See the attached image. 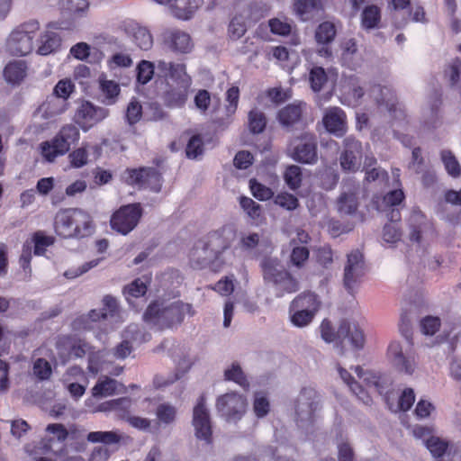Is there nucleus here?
I'll return each instance as SVG.
<instances>
[{
	"instance_id": "423d86ee",
	"label": "nucleus",
	"mask_w": 461,
	"mask_h": 461,
	"mask_svg": "<svg viewBox=\"0 0 461 461\" xmlns=\"http://www.w3.org/2000/svg\"><path fill=\"white\" fill-rule=\"evenodd\" d=\"M40 29L37 21H30L15 27L6 39V50L14 56H26L34 49V39Z\"/></svg>"
},
{
	"instance_id": "3c124183",
	"label": "nucleus",
	"mask_w": 461,
	"mask_h": 461,
	"mask_svg": "<svg viewBox=\"0 0 461 461\" xmlns=\"http://www.w3.org/2000/svg\"><path fill=\"white\" fill-rule=\"evenodd\" d=\"M32 374L41 381L49 380L52 374V368L50 362L44 358H37L33 362Z\"/></svg>"
},
{
	"instance_id": "393cba45",
	"label": "nucleus",
	"mask_w": 461,
	"mask_h": 461,
	"mask_svg": "<svg viewBox=\"0 0 461 461\" xmlns=\"http://www.w3.org/2000/svg\"><path fill=\"white\" fill-rule=\"evenodd\" d=\"M164 41L168 48L179 53H187L193 47L189 34L179 30L166 32L164 33Z\"/></svg>"
},
{
	"instance_id": "0e129e2a",
	"label": "nucleus",
	"mask_w": 461,
	"mask_h": 461,
	"mask_svg": "<svg viewBox=\"0 0 461 461\" xmlns=\"http://www.w3.org/2000/svg\"><path fill=\"white\" fill-rule=\"evenodd\" d=\"M408 169L415 174H420L425 169L424 158L421 155L420 148H414L411 152V160L408 165Z\"/></svg>"
},
{
	"instance_id": "f704fd0d",
	"label": "nucleus",
	"mask_w": 461,
	"mask_h": 461,
	"mask_svg": "<svg viewBox=\"0 0 461 461\" xmlns=\"http://www.w3.org/2000/svg\"><path fill=\"white\" fill-rule=\"evenodd\" d=\"M60 37L54 32L47 31L41 35L37 52L40 55H49L60 46Z\"/></svg>"
},
{
	"instance_id": "9b49d317",
	"label": "nucleus",
	"mask_w": 461,
	"mask_h": 461,
	"mask_svg": "<svg viewBox=\"0 0 461 461\" xmlns=\"http://www.w3.org/2000/svg\"><path fill=\"white\" fill-rule=\"evenodd\" d=\"M289 152L300 163L313 164L317 161V141L312 133L303 132L290 141Z\"/></svg>"
},
{
	"instance_id": "c9c22d12",
	"label": "nucleus",
	"mask_w": 461,
	"mask_h": 461,
	"mask_svg": "<svg viewBox=\"0 0 461 461\" xmlns=\"http://www.w3.org/2000/svg\"><path fill=\"white\" fill-rule=\"evenodd\" d=\"M126 437L118 430L112 431H93L89 432L86 439L91 443H103L104 445H114L121 442Z\"/></svg>"
},
{
	"instance_id": "bf43d9fd",
	"label": "nucleus",
	"mask_w": 461,
	"mask_h": 461,
	"mask_svg": "<svg viewBox=\"0 0 461 461\" xmlns=\"http://www.w3.org/2000/svg\"><path fill=\"white\" fill-rule=\"evenodd\" d=\"M425 446L429 450L431 455L436 458L441 457L445 454L447 447L446 442L433 436L426 439Z\"/></svg>"
},
{
	"instance_id": "49530a36",
	"label": "nucleus",
	"mask_w": 461,
	"mask_h": 461,
	"mask_svg": "<svg viewBox=\"0 0 461 461\" xmlns=\"http://www.w3.org/2000/svg\"><path fill=\"white\" fill-rule=\"evenodd\" d=\"M270 411V403L263 392H257L254 394L253 411L258 418H264Z\"/></svg>"
},
{
	"instance_id": "e2e57ef3",
	"label": "nucleus",
	"mask_w": 461,
	"mask_h": 461,
	"mask_svg": "<svg viewBox=\"0 0 461 461\" xmlns=\"http://www.w3.org/2000/svg\"><path fill=\"white\" fill-rule=\"evenodd\" d=\"M203 140L199 135L193 136L185 149L186 156L189 158H197L199 156L203 154Z\"/></svg>"
},
{
	"instance_id": "7ed1b4c3",
	"label": "nucleus",
	"mask_w": 461,
	"mask_h": 461,
	"mask_svg": "<svg viewBox=\"0 0 461 461\" xmlns=\"http://www.w3.org/2000/svg\"><path fill=\"white\" fill-rule=\"evenodd\" d=\"M408 311H411V309H405L402 313L399 325L400 332L405 340L403 342L392 341L387 348V357L397 371L412 375L417 368L418 362L411 341V321L407 316Z\"/></svg>"
},
{
	"instance_id": "a19ab883",
	"label": "nucleus",
	"mask_w": 461,
	"mask_h": 461,
	"mask_svg": "<svg viewBox=\"0 0 461 461\" xmlns=\"http://www.w3.org/2000/svg\"><path fill=\"white\" fill-rule=\"evenodd\" d=\"M336 36L335 25L330 22L321 23L315 31V40L321 45H329Z\"/></svg>"
},
{
	"instance_id": "09e8293b",
	"label": "nucleus",
	"mask_w": 461,
	"mask_h": 461,
	"mask_svg": "<svg viewBox=\"0 0 461 461\" xmlns=\"http://www.w3.org/2000/svg\"><path fill=\"white\" fill-rule=\"evenodd\" d=\"M147 292L146 282L141 278H137L130 285L124 287L123 294L127 301H131V297L138 298L143 296Z\"/></svg>"
},
{
	"instance_id": "39448f33",
	"label": "nucleus",
	"mask_w": 461,
	"mask_h": 461,
	"mask_svg": "<svg viewBox=\"0 0 461 461\" xmlns=\"http://www.w3.org/2000/svg\"><path fill=\"white\" fill-rule=\"evenodd\" d=\"M54 227L56 233L63 238H84L91 235L94 230L91 216L77 208L57 212Z\"/></svg>"
},
{
	"instance_id": "4d7b16f0",
	"label": "nucleus",
	"mask_w": 461,
	"mask_h": 461,
	"mask_svg": "<svg viewBox=\"0 0 461 461\" xmlns=\"http://www.w3.org/2000/svg\"><path fill=\"white\" fill-rule=\"evenodd\" d=\"M240 204L247 215L252 220H258L262 212L261 206L247 196L240 197Z\"/></svg>"
},
{
	"instance_id": "cd10ccee",
	"label": "nucleus",
	"mask_w": 461,
	"mask_h": 461,
	"mask_svg": "<svg viewBox=\"0 0 461 461\" xmlns=\"http://www.w3.org/2000/svg\"><path fill=\"white\" fill-rule=\"evenodd\" d=\"M66 110V104L57 96H50L34 113L36 119H50Z\"/></svg>"
},
{
	"instance_id": "f8f14e48",
	"label": "nucleus",
	"mask_w": 461,
	"mask_h": 461,
	"mask_svg": "<svg viewBox=\"0 0 461 461\" xmlns=\"http://www.w3.org/2000/svg\"><path fill=\"white\" fill-rule=\"evenodd\" d=\"M125 180L130 185H136L141 188H149L156 193L159 192L161 188V176L154 167L128 169L125 172Z\"/></svg>"
},
{
	"instance_id": "7c9ffc66",
	"label": "nucleus",
	"mask_w": 461,
	"mask_h": 461,
	"mask_svg": "<svg viewBox=\"0 0 461 461\" xmlns=\"http://www.w3.org/2000/svg\"><path fill=\"white\" fill-rule=\"evenodd\" d=\"M203 3V0H174L170 8L175 17L188 20Z\"/></svg>"
},
{
	"instance_id": "1a4fd4ad",
	"label": "nucleus",
	"mask_w": 461,
	"mask_h": 461,
	"mask_svg": "<svg viewBox=\"0 0 461 461\" xmlns=\"http://www.w3.org/2000/svg\"><path fill=\"white\" fill-rule=\"evenodd\" d=\"M247 399L242 394L230 392L219 396L216 409L220 415L228 422H237L246 413Z\"/></svg>"
},
{
	"instance_id": "473e14b6",
	"label": "nucleus",
	"mask_w": 461,
	"mask_h": 461,
	"mask_svg": "<svg viewBox=\"0 0 461 461\" xmlns=\"http://www.w3.org/2000/svg\"><path fill=\"white\" fill-rule=\"evenodd\" d=\"M321 303L318 296L311 292L303 293L296 296L290 304V309H299L315 315L319 311Z\"/></svg>"
},
{
	"instance_id": "2f4dec72",
	"label": "nucleus",
	"mask_w": 461,
	"mask_h": 461,
	"mask_svg": "<svg viewBox=\"0 0 461 461\" xmlns=\"http://www.w3.org/2000/svg\"><path fill=\"white\" fill-rule=\"evenodd\" d=\"M294 8L303 21H308L322 11L323 5L321 0H294Z\"/></svg>"
},
{
	"instance_id": "8fccbe9b",
	"label": "nucleus",
	"mask_w": 461,
	"mask_h": 461,
	"mask_svg": "<svg viewBox=\"0 0 461 461\" xmlns=\"http://www.w3.org/2000/svg\"><path fill=\"white\" fill-rule=\"evenodd\" d=\"M54 240L53 237L46 236L42 231L35 232L31 242L34 244V254L37 256L43 255L46 249L51 246Z\"/></svg>"
},
{
	"instance_id": "338daca9",
	"label": "nucleus",
	"mask_w": 461,
	"mask_h": 461,
	"mask_svg": "<svg viewBox=\"0 0 461 461\" xmlns=\"http://www.w3.org/2000/svg\"><path fill=\"white\" fill-rule=\"evenodd\" d=\"M247 31V23L241 16H235L230 25L229 33L231 38L239 39L244 35Z\"/></svg>"
},
{
	"instance_id": "e433bc0d",
	"label": "nucleus",
	"mask_w": 461,
	"mask_h": 461,
	"mask_svg": "<svg viewBox=\"0 0 461 461\" xmlns=\"http://www.w3.org/2000/svg\"><path fill=\"white\" fill-rule=\"evenodd\" d=\"M224 380L234 382L244 390L249 389V382L247 375L243 372L241 366L238 363H232L224 370Z\"/></svg>"
},
{
	"instance_id": "37998d69",
	"label": "nucleus",
	"mask_w": 461,
	"mask_h": 461,
	"mask_svg": "<svg viewBox=\"0 0 461 461\" xmlns=\"http://www.w3.org/2000/svg\"><path fill=\"white\" fill-rule=\"evenodd\" d=\"M425 217L420 210H413L409 219L411 233L410 239L413 241L420 242V233L423 230Z\"/></svg>"
},
{
	"instance_id": "4be33fe9",
	"label": "nucleus",
	"mask_w": 461,
	"mask_h": 461,
	"mask_svg": "<svg viewBox=\"0 0 461 461\" xmlns=\"http://www.w3.org/2000/svg\"><path fill=\"white\" fill-rule=\"evenodd\" d=\"M357 377L368 387L379 394H386L390 386L389 379L372 371H364L359 366L354 368Z\"/></svg>"
},
{
	"instance_id": "b1692460",
	"label": "nucleus",
	"mask_w": 461,
	"mask_h": 461,
	"mask_svg": "<svg viewBox=\"0 0 461 461\" xmlns=\"http://www.w3.org/2000/svg\"><path fill=\"white\" fill-rule=\"evenodd\" d=\"M103 306L101 310H92L89 312L88 317L92 321H100L101 320L119 321V305L113 296L105 295L103 299Z\"/></svg>"
},
{
	"instance_id": "412c9836",
	"label": "nucleus",
	"mask_w": 461,
	"mask_h": 461,
	"mask_svg": "<svg viewBox=\"0 0 461 461\" xmlns=\"http://www.w3.org/2000/svg\"><path fill=\"white\" fill-rule=\"evenodd\" d=\"M126 391V387L117 380L107 375H101L92 388V395L95 398H104L117 393H125Z\"/></svg>"
},
{
	"instance_id": "ddd939ff",
	"label": "nucleus",
	"mask_w": 461,
	"mask_h": 461,
	"mask_svg": "<svg viewBox=\"0 0 461 461\" xmlns=\"http://www.w3.org/2000/svg\"><path fill=\"white\" fill-rule=\"evenodd\" d=\"M365 275V262L363 255L358 251H352L348 255L347 264L344 268V286L352 293L361 282Z\"/></svg>"
},
{
	"instance_id": "69168bd1",
	"label": "nucleus",
	"mask_w": 461,
	"mask_h": 461,
	"mask_svg": "<svg viewBox=\"0 0 461 461\" xmlns=\"http://www.w3.org/2000/svg\"><path fill=\"white\" fill-rule=\"evenodd\" d=\"M249 187L254 197L258 200L266 201L273 196V192L270 188L257 182L256 180H250Z\"/></svg>"
},
{
	"instance_id": "a211bd4d",
	"label": "nucleus",
	"mask_w": 461,
	"mask_h": 461,
	"mask_svg": "<svg viewBox=\"0 0 461 461\" xmlns=\"http://www.w3.org/2000/svg\"><path fill=\"white\" fill-rule=\"evenodd\" d=\"M235 239V230L230 226H223L219 230L210 232L205 241L211 247V249L215 252L220 259L222 253L230 249L232 241Z\"/></svg>"
},
{
	"instance_id": "5fc2aeb1",
	"label": "nucleus",
	"mask_w": 461,
	"mask_h": 461,
	"mask_svg": "<svg viewBox=\"0 0 461 461\" xmlns=\"http://www.w3.org/2000/svg\"><path fill=\"white\" fill-rule=\"evenodd\" d=\"M284 177L286 185L292 190H296L300 187L302 183L301 167L295 165L288 167L285 172Z\"/></svg>"
},
{
	"instance_id": "aec40b11",
	"label": "nucleus",
	"mask_w": 461,
	"mask_h": 461,
	"mask_svg": "<svg viewBox=\"0 0 461 461\" xmlns=\"http://www.w3.org/2000/svg\"><path fill=\"white\" fill-rule=\"evenodd\" d=\"M325 129L337 137H341L347 130L346 114L339 107L327 109L322 119Z\"/></svg>"
},
{
	"instance_id": "0eeeda50",
	"label": "nucleus",
	"mask_w": 461,
	"mask_h": 461,
	"mask_svg": "<svg viewBox=\"0 0 461 461\" xmlns=\"http://www.w3.org/2000/svg\"><path fill=\"white\" fill-rule=\"evenodd\" d=\"M78 139V129L72 124L65 125L50 142L41 144V154L47 161L52 162L57 157L66 154Z\"/></svg>"
},
{
	"instance_id": "c85d7f7f",
	"label": "nucleus",
	"mask_w": 461,
	"mask_h": 461,
	"mask_svg": "<svg viewBox=\"0 0 461 461\" xmlns=\"http://www.w3.org/2000/svg\"><path fill=\"white\" fill-rule=\"evenodd\" d=\"M28 65L24 60H13L9 62L4 70L5 80L12 85H19L26 77Z\"/></svg>"
},
{
	"instance_id": "864d4df0",
	"label": "nucleus",
	"mask_w": 461,
	"mask_h": 461,
	"mask_svg": "<svg viewBox=\"0 0 461 461\" xmlns=\"http://www.w3.org/2000/svg\"><path fill=\"white\" fill-rule=\"evenodd\" d=\"M261 235L257 232H242L240 237L239 245L247 252H252L260 243Z\"/></svg>"
},
{
	"instance_id": "72a5a7b5",
	"label": "nucleus",
	"mask_w": 461,
	"mask_h": 461,
	"mask_svg": "<svg viewBox=\"0 0 461 461\" xmlns=\"http://www.w3.org/2000/svg\"><path fill=\"white\" fill-rule=\"evenodd\" d=\"M371 95L379 105L384 106L390 113L395 110L397 98L389 87L375 86L371 89Z\"/></svg>"
},
{
	"instance_id": "79ce46f5",
	"label": "nucleus",
	"mask_w": 461,
	"mask_h": 461,
	"mask_svg": "<svg viewBox=\"0 0 461 461\" xmlns=\"http://www.w3.org/2000/svg\"><path fill=\"white\" fill-rule=\"evenodd\" d=\"M100 88L103 102L107 105L113 104L120 94L119 85L113 80H101Z\"/></svg>"
},
{
	"instance_id": "de8ad7c7",
	"label": "nucleus",
	"mask_w": 461,
	"mask_h": 461,
	"mask_svg": "<svg viewBox=\"0 0 461 461\" xmlns=\"http://www.w3.org/2000/svg\"><path fill=\"white\" fill-rule=\"evenodd\" d=\"M327 80V74L321 67H314L311 69L309 81L311 84V88L314 92L321 91L323 86L326 84Z\"/></svg>"
},
{
	"instance_id": "4468645a",
	"label": "nucleus",
	"mask_w": 461,
	"mask_h": 461,
	"mask_svg": "<svg viewBox=\"0 0 461 461\" xmlns=\"http://www.w3.org/2000/svg\"><path fill=\"white\" fill-rule=\"evenodd\" d=\"M108 114V109L95 106L88 101H83L77 106L74 118L84 131H87L94 124L106 118Z\"/></svg>"
},
{
	"instance_id": "f03ea898",
	"label": "nucleus",
	"mask_w": 461,
	"mask_h": 461,
	"mask_svg": "<svg viewBox=\"0 0 461 461\" xmlns=\"http://www.w3.org/2000/svg\"><path fill=\"white\" fill-rule=\"evenodd\" d=\"M259 267L265 288L275 297L281 298L299 290V281L277 258H263Z\"/></svg>"
},
{
	"instance_id": "dca6fc26",
	"label": "nucleus",
	"mask_w": 461,
	"mask_h": 461,
	"mask_svg": "<svg viewBox=\"0 0 461 461\" xmlns=\"http://www.w3.org/2000/svg\"><path fill=\"white\" fill-rule=\"evenodd\" d=\"M193 425L194 427L195 436L209 443L212 436V427L210 413L205 406V399L203 396L198 399L196 405L194 407Z\"/></svg>"
},
{
	"instance_id": "13d9d810",
	"label": "nucleus",
	"mask_w": 461,
	"mask_h": 461,
	"mask_svg": "<svg viewBox=\"0 0 461 461\" xmlns=\"http://www.w3.org/2000/svg\"><path fill=\"white\" fill-rule=\"evenodd\" d=\"M154 68H155L154 63L148 61V60L140 61L137 67V80H138V82L142 85H145L149 81H150L154 75Z\"/></svg>"
},
{
	"instance_id": "680f3d73",
	"label": "nucleus",
	"mask_w": 461,
	"mask_h": 461,
	"mask_svg": "<svg viewBox=\"0 0 461 461\" xmlns=\"http://www.w3.org/2000/svg\"><path fill=\"white\" fill-rule=\"evenodd\" d=\"M290 312L292 323L299 328L309 325L315 316L299 309H290Z\"/></svg>"
},
{
	"instance_id": "9d476101",
	"label": "nucleus",
	"mask_w": 461,
	"mask_h": 461,
	"mask_svg": "<svg viewBox=\"0 0 461 461\" xmlns=\"http://www.w3.org/2000/svg\"><path fill=\"white\" fill-rule=\"evenodd\" d=\"M141 215L142 209L140 203L123 205L112 215L111 228L122 235H127L136 228Z\"/></svg>"
},
{
	"instance_id": "6e6552de",
	"label": "nucleus",
	"mask_w": 461,
	"mask_h": 461,
	"mask_svg": "<svg viewBox=\"0 0 461 461\" xmlns=\"http://www.w3.org/2000/svg\"><path fill=\"white\" fill-rule=\"evenodd\" d=\"M320 408V396L311 388L301 391L295 402L296 423L301 428L313 424Z\"/></svg>"
},
{
	"instance_id": "58836bf2",
	"label": "nucleus",
	"mask_w": 461,
	"mask_h": 461,
	"mask_svg": "<svg viewBox=\"0 0 461 461\" xmlns=\"http://www.w3.org/2000/svg\"><path fill=\"white\" fill-rule=\"evenodd\" d=\"M381 22V12L376 5L366 6L361 14V24L366 30L377 28Z\"/></svg>"
},
{
	"instance_id": "c756f323",
	"label": "nucleus",
	"mask_w": 461,
	"mask_h": 461,
	"mask_svg": "<svg viewBox=\"0 0 461 461\" xmlns=\"http://www.w3.org/2000/svg\"><path fill=\"white\" fill-rule=\"evenodd\" d=\"M337 211L340 215H352L358 207L357 194L355 189L343 191L337 199Z\"/></svg>"
},
{
	"instance_id": "4c0bfd02",
	"label": "nucleus",
	"mask_w": 461,
	"mask_h": 461,
	"mask_svg": "<svg viewBox=\"0 0 461 461\" xmlns=\"http://www.w3.org/2000/svg\"><path fill=\"white\" fill-rule=\"evenodd\" d=\"M440 159L447 173L453 178L461 176V165L454 153L449 149L440 151Z\"/></svg>"
},
{
	"instance_id": "603ef678",
	"label": "nucleus",
	"mask_w": 461,
	"mask_h": 461,
	"mask_svg": "<svg viewBox=\"0 0 461 461\" xmlns=\"http://www.w3.org/2000/svg\"><path fill=\"white\" fill-rule=\"evenodd\" d=\"M60 7L70 14L82 15L88 10L89 3L87 0H60Z\"/></svg>"
},
{
	"instance_id": "774afa93",
	"label": "nucleus",
	"mask_w": 461,
	"mask_h": 461,
	"mask_svg": "<svg viewBox=\"0 0 461 461\" xmlns=\"http://www.w3.org/2000/svg\"><path fill=\"white\" fill-rule=\"evenodd\" d=\"M73 88L74 85L70 80H60L54 87V94L52 96H57L60 101H64V104H66V100L72 93Z\"/></svg>"
},
{
	"instance_id": "c03bdc74",
	"label": "nucleus",
	"mask_w": 461,
	"mask_h": 461,
	"mask_svg": "<svg viewBox=\"0 0 461 461\" xmlns=\"http://www.w3.org/2000/svg\"><path fill=\"white\" fill-rule=\"evenodd\" d=\"M46 430L53 434V438H50L49 442L44 444L43 447L46 449V451H52L57 453L58 451L53 450L51 443L55 439L59 443H63L67 439L68 432L61 424H50L48 425Z\"/></svg>"
},
{
	"instance_id": "ea45409f",
	"label": "nucleus",
	"mask_w": 461,
	"mask_h": 461,
	"mask_svg": "<svg viewBox=\"0 0 461 461\" xmlns=\"http://www.w3.org/2000/svg\"><path fill=\"white\" fill-rule=\"evenodd\" d=\"M440 98L435 95L429 104V110L424 114V124L428 129L437 128L440 123Z\"/></svg>"
},
{
	"instance_id": "a878e982",
	"label": "nucleus",
	"mask_w": 461,
	"mask_h": 461,
	"mask_svg": "<svg viewBox=\"0 0 461 461\" xmlns=\"http://www.w3.org/2000/svg\"><path fill=\"white\" fill-rule=\"evenodd\" d=\"M340 59L343 66L349 69L357 70L362 66L363 57L355 40L349 39L342 42Z\"/></svg>"
},
{
	"instance_id": "6e6d98bb",
	"label": "nucleus",
	"mask_w": 461,
	"mask_h": 461,
	"mask_svg": "<svg viewBox=\"0 0 461 461\" xmlns=\"http://www.w3.org/2000/svg\"><path fill=\"white\" fill-rule=\"evenodd\" d=\"M142 116V106L140 103L136 99L132 98L127 105L125 118L130 125H134Z\"/></svg>"
},
{
	"instance_id": "5701e85b",
	"label": "nucleus",
	"mask_w": 461,
	"mask_h": 461,
	"mask_svg": "<svg viewBox=\"0 0 461 461\" xmlns=\"http://www.w3.org/2000/svg\"><path fill=\"white\" fill-rule=\"evenodd\" d=\"M305 107V103L297 101L282 108L277 115L280 124L284 128L291 130L294 125L301 121Z\"/></svg>"
},
{
	"instance_id": "20e7f679",
	"label": "nucleus",
	"mask_w": 461,
	"mask_h": 461,
	"mask_svg": "<svg viewBox=\"0 0 461 461\" xmlns=\"http://www.w3.org/2000/svg\"><path fill=\"white\" fill-rule=\"evenodd\" d=\"M186 314L193 315L192 306L189 303L181 301L155 302L149 305L143 319L150 325L164 329L180 324Z\"/></svg>"
},
{
	"instance_id": "2eb2a0df",
	"label": "nucleus",
	"mask_w": 461,
	"mask_h": 461,
	"mask_svg": "<svg viewBox=\"0 0 461 461\" xmlns=\"http://www.w3.org/2000/svg\"><path fill=\"white\" fill-rule=\"evenodd\" d=\"M343 142L344 149L339 156L340 167L346 172H356L361 165V142L351 136L345 138Z\"/></svg>"
},
{
	"instance_id": "a18cd8bd",
	"label": "nucleus",
	"mask_w": 461,
	"mask_h": 461,
	"mask_svg": "<svg viewBox=\"0 0 461 461\" xmlns=\"http://www.w3.org/2000/svg\"><path fill=\"white\" fill-rule=\"evenodd\" d=\"M267 125V119L261 111L253 109L249 113V128L254 134L261 133Z\"/></svg>"
},
{
	"instance_id": "f3484780",
	"label": "nucleus",
	"mask_w": 461,
	"mask_h": 461,
	"mask_svg": "<svg viewBox=\"0 0 461 461\" xmlns=\"http://www.w3.org/2000/svg\"><path fill=\"white\" fill-rule=\"evenodd\" d=\"M337 336L340 344L348 342L355 349L364 348L365 335L361 328L356 322H351L347 320L341 321L337 330Z\"/></svg>"
},
{
	"instance_id": "bb28decb",
	"label": "nucleus",
	"mask_w": 461,
	"mask_h": 461,
	"mask_svg": "<svg viewBox=\"0 0 461 461\" xmlns=\"http://www.w3.org/2000/svg\"><path fill=\"white\" fill-rule=\"evenodd\" d=\"M125 32L140 50H148L152 47L153 38L147 28L130 23L125 26Z\"/></svg>"
},
{
	"instance_id": "f257e3e1",
	"label": "nucleus",
	"mask_w": 461,
	"mask_h": 461,
	"mask_svg": "<svg viewBox=\"0 0 461 461\" xmlns=\"http://www.w3.org/2000/svg\"><path fill=\"white\" fill-rule=\"evenodd\" d=\"M157 70L165 77V85L158 93L162 104L169 109L183 108L189 96L192 78L182 63L157 61Z\"/></svg>"
},
{
	"instance_id": "6ab92c4d",
	"label": "nucleus",
	"mask_w": 461,
	"mask_h": 461,
	"mask_svg": "<svg viewBox=\"0 0 461 461\" xmlns=\"http://www.w3.org/2000/svg\"><path fill=\"white\" fill-rule=\"evenodd\" d=\"M190 263L194 267L203 268L212 263L222 264L223 259H220L218 256L211 249V247L204 240H198L191 249Z\"/></svg>"
},
{
	"instance_id": "052dcab7",
	"label": "nucleus",
	"mask_w": 461,
	"mask_h": 461,
	"mask_svg": "<svg viewBox=\"0 0 461 461\" xmlns=\"http://www.w3.org/2000/svg\"><path fill=\"white\" fill-rule=\"evenodd\" d=\"M275 203L285 210L293 211L299 205L298 199L291 194L281 193L278 194L274 200Z\"/></svg>"
}]
</instances>
